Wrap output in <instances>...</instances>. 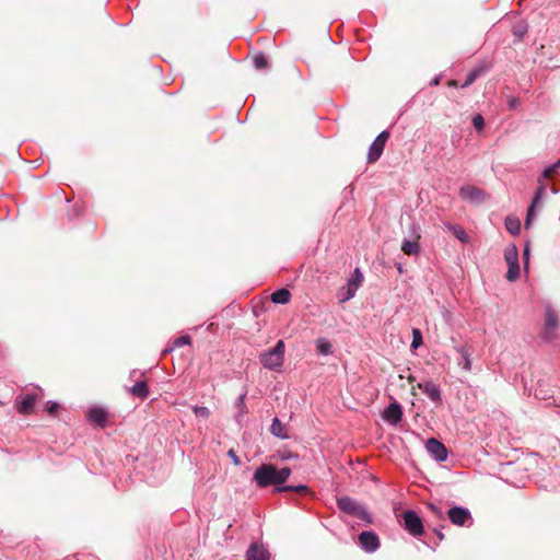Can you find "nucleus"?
I'll return each instance as SVG.
<instances>
[{
  "instance_id": "nucleus-1",
  "label": "nucleus",
  "mask_w": 560,
  "mask_h": 560,
  "mask_svg": "<svg viewBox=\"0 0 560 560\" xmlns=\"http://www.w3.org/2000/svg\"><path fill=\"white\" fill-rule=\"evenodd\" d=\"M291 475L289 467L278 469L275 465L262 464L254 472L253 480L259 488L269 486H280L285 482Z\"/></svg>"
},
{
  "instance_id": "nucleus-2",
  "label": "nucleus",
  "mask_w": 560,
  "mask_h": 560,
  "mask_svg": "<svg viewBox=\"0 0 560 560\" xmlns=\"http://www.w3.org/2000/svg\"><path fill=\"white\" fill-rule=\"evenodd\" d=\"M544 315L541 337L545 341L552 342L559 337L558 330L560 328V316L551 305L545 306Z\"/></svg>"
},
{
  "instance_id": "nucleus-3",
  "label": "nucleus",
  "mask_w": 560,
  "mask_h": 560,
  "mask_svg": "<svg viewBox=\"0 0 560 560\" xmlns=\"http://www.w3.org/2000/svg\"><path fill=\"white\" fill-rule=\"evenodd\" d=\"M284 350L283 340H279L272 349L260 354V363L268 370L279 369L284 360Z\"/></svg>"
},
{
  "instance_id": "nucleus-4",
  "label": "nucleus",
  "mask_w": 560,
  "mask_h": 560,
  "mask_svg": "<svg viewBox=\"0 0 560 560\" xmlns=\"http://www.w3.org/2000/svg\"><path fill=\"white\" fill-rule=\"evenodd\" d=\"M405 529L412 536H421L423 534V524L420 516L412 510H408L401 515Z\"/></svg>"
},
{
  "instance_id": "nucleus-5",
  "label": "nucleus",
  "mask_w": 560,
  "mask_h": 560,
  "mask_svg": "<svg viewBox=\"0 0 560 560\" xmlns=\"http://www.w3.org/2000/svg\"><path fill=\"white\" fill-rule=\"evenodd\" d=\"M337 503H338V508L342 512L351 514V515H355L362 520L368 518V512L355 500H353L349 497H342V498L338 499Z\"/></svg>"
},
{
  "instance_id": "nucleus-6",
  "label": "nucleus",
  "mask_w": 560,
  "mask_h": 560,
  "mask_svg": "<svg viewBox=\"0 0 560 560\" xmlns=\"http://www.w3.org/2000/svg\"><path fill=\"white\" fill-rule=\"evenodd\" d=\"M388 138H389V132L387 130L382 131L375 138V140L372 142V144L370 145V149H369V154H368L369 163H374L381 158Z\"/></svg>"
},
{
  "instance_id": "nucleus-7",
  "label": "nucleus",
  "mask_w": 560,
  "mask_h": 560,
  "mask_svg": "<svg viewBox=\"0 0 560 560\" xmlns=\"http://www.w3.org/2000/svg\"><path fill=\"white\" fill-rule=\"evenodd\" d=\"M425 450L436 462H444L447 458V450L439 440L431 438L425 443Z\"/></svg>"
},
{
  "instance_id": "nucleus-8",
  "label": "nucleus",
  "mask_w": 560,
  "mask_h": 560,
  "mask_svg": "<svg viewBox=\"0 0 560 560\" xmlns=\"http://www.w3.org/2000/svg\"><path fill=\"white\" fill-rule=\"evenodd\" d=\"M538 183H539V186L535 192V196L532 200V203L527 210V217H526V221H525V228L527 229L534 217H535V209L537 207V205L539 203V201L542 199V197L546 195L547 192V186L544 182H541V178L538 179Z\"/></svg>"
},
{
  "instance_id": "nucleus-9",
  "label": "nucleus",
  "mask_w": 560,
  "mask_h": 560,
  "mask_svg": "<svg viewBox=\"0 0 560 560\" xmlns=\"http://www.w3.org/2000/svg\"><path fill=\"white\" fill-rule=\"evenodd\" d=\"M450 521L457 526H464L471 521V515L468 509L462 506H454L448 510Z\"/></svg>"
},
{
  "instance_id": "nucleus-10",
  "label": "nucleus",
  "mask_w": 560,
  "mask_h": 560,
  "mask_svg": "<svg viewBox=\"0 0 560 560\" xmlns=\"http://www.w3.org/2000/svg\"><path fill=\"white\" fill-rule=\"evenodd\" d=\"M459 195L463 199L476 203L482 202L486 197L485 192L481 189L472 185L463 186L459 189Z\"/></svg>"
},
{
  "instance_id": "nucleus-11",
  "label": "nucleus",
  "mask_w": 560,
  "mask_h": 560,
  "mask_svg": "<svg viewBox=\"0 0 560 560\" xmlns=\"http://www.w3.org/2000/svg\"><path fill=\"white\" fill-rule=\"evenodd\" d=\"M417 387L422 390L433 402L441 404V389L439 385L434 384L431 381H425L417 384Z\"/></svg>"
},
{
  "instance_id": "nucleus-12",
  "label": "nucleus",
  "mask_w": 560,
  "mask_h": 560,
  "mask_svg": "<svg viewBox=\"0 0 560 560\" xmlns=\"http://www.w3.org/2000/svg\"><path fill=\"white\" fill-rule=\"evenodd\" d=\"M359 542L368 552H374L380 547L378 537L372 532H362L359 535Z\"/></svg>"
},
{
  "instance_id": "nucleus-13",
  "label": "nucleus",
  "mask_w": 560,
  "mask_h": 560,
  "mask_svg": "<svg viewBox=\"0 0 560 560\" xmlns=\"http://www.w3.org/2000/svg\"><path fill=\"white\" fill-rule=\"evenodd\" d=\"M383 418L388 423L396 425L401 421L402 418V409L398 402H392L383 413Z\"/></svg>"
},
{
  "instance_id": "nucleus-14",
  "label": "nucleus",
  "mask_w": 560,
  "mask_h": 560,
  "mask_svg": "<svg viewBox=\"0 0 560 560\" xmlns=\"http://www.w3.org/2000/svg\"><path fill=\"white\" fill-rule=\"evenodd\" d=\"M107 417H108L107 410L102 407H98V406L90 408V410L88 412L89 421L101 427V428L106 427Z\"/></svg>"
},
{
  "instance_id": "nucleus-15",
  "label": "nucleus",
  "mask_w": 560,
  "mask_h": 560,
  "mask_svg": "<svg viewBox=\"0 0 560 560\" xmlns=\"http://www.w3.org/2000/svg\"><path fill=\"white\" fill-rule=\"evenodd\" d=\"M37 396L34 394H26L25 396L18 397L16 407L18 411L22 415H30L33 410Z\"/></svg>"
},
{
  "instance_id": "nucleus-16",
  "label": "nucleus",
  "mask_w": 560,
  "mask_h": 560,
  "mask_svg": "<svg viewBox=\"0 0 560 560\" xmlns=\"http://www.w3.org/2000/svg\"><path fill=\"white\" fill-rule=\"evenodd\" d=\"M246 560H270V557L267 549L254 542L246 552Z\"/></svg>"
},
{
  "instance_id": "nucleus-17",
  "label": "nucleus",
  "mask_w": 560,
  "mask_h": 560,
  "mask_svg": "<svg viewBox=\"0 0 560 560\" xmlns=\"http://www.w3.org/2000/svg\"><path fill=\"white\" fill-rule=\"evenodd\" d=\"M456 351L460 354L462 361L458 363L459 366H462L465 371L471 370V360L470 355L472 353V350L468 346H460L456 348Z\"/></svg>"
},
{
  "instance_id": "nucleus-18",
  "label": "nucleus",
  "mask_w": 560,
  "mask_h": 560,
  "mask_svg": "<svg viewBox=\"0 0 560 560\" xmlns=\"http://www.w3.org/2000/svg\"><path fill=\"white\" fill-rule=\"evenodd\" d=\"M357 289L354 287H352L351 284H349L348 282L341 287L337 293V296H338V300L340 303H345L349 300H351L352 298H354L355 293H357Z\"/></svg>"
},
{
  "instance_id": "nucleus-19",
  "label": "nucleus",
  "mask_w": 560,
  "mask_h": 560,
  "mask_svg": "<svg viewBox=\"0 0 560 560\" xmlns=\"http://www.w3.org/2000/svg\"><path fill=\"white\" fill-rule=\"evenodd\" d=\"M401 250L408 256H416L420 252L419 243L410 240H405L401 244Z\"/></svg>"
},
{
  "instance_id": "nucleus-20",
  "label": "nucleus",
  "mask_w": 560,
  "mask_h": 560,
  "mask_svg": "<svg viewBox=\"0 0 560 560\" xmlns=\"http://www.w3.org/2000/svg\"><path fill=\"white\" fill-rule=\"evenodd\" d=\"M270 430L275 436H278L280 439H288L287 429L278 418H275L272 420Z\"/></svg>"
},
{
  "instance_id": "nucleus-21",
  "label": "nucleus",
  "mask_w": 560,
  "mask_h": 560,
  "mask_svg": "<svg viewBox=\"0 0 560 560\" xmlns=\"http://www.w3.org/2000/svg\"><path fill=\"white\" fill-rule=\"evenodd\" d=\"M290 298L291 293L287 289H279L271 294V301L277 304H287Z\"/></svg>"
},
{
  "instance_id": "nucleus-22",
  "label": "nucleus",
  "mask_w": 560,
  "mask_h": 560,
  "mask_svg": "<svg viewBox=\"0 0 560 560\" xmlns=\"http://www.w3.org/2000/svg\"><path fill=\"white\" fill-rule=\"evenodd\" d=\"M129 390L133 396L140 398H145L149 395V388L144 381L137 382Z\"/></svg>"
},
{
  "instance_id": "nucleus-23",
  "label": "nucleus",
  "mask_w": 560,
  "mask_h": 560,
  "mask_svg": "<svg viewBox=\"0 0 560 560\" xmlns=\"http://www.w3.org/2000/svg\"><path fill=\"white\" fill-rule=\"evenodd\" d=\"M316 349L318 353L323 355L332 354V345L326 338H319L316 340Z\"/></svg>"
},
{
  "instance_id": "nucleus-24",
  "label": "nucleus",
  "mask_w": 560,
  "mask_h": 560,
  "mask_svg": "<svg viewBox=\"0 0 560 560\" xmlns=\"http://www.w3.org/2000/svg\"><path fill=\"white\" fill-rule=\"evenodd\" d=\"M505 228L506 230L513 234L516 235L521 231V223L518 219L515 218H506L505 219Z\"/></svg>"
},
{
  "instance_id": "nucleus-25",
  "label": "nucleus",
  "mask_w": 560,
  "mask_h": 560,
  "mask_svg": "<svg viewBox=\"0 0 560 560\" xmlns=\"http://www.w3.org/2000/svg\"><path fill=\"white\" fill-rule=\"evenodd\" d=\"M504 257L508 265L518 264V254L515 246L508 247L504 252Z\"/></svg>"
},
{
  "instance_id": "nucleus-26",
  "label": "nucleus",
  "mask_w": 560,
  "mask_h": 560,
  "mask_svg": "<svg viewBox=\"0 0 560 560\" xmlns=\"http://www.w3.org/2000/svg\"><path fill=\"white\" fill-rule=\"evenodd\" d=\"M349 284L354 287L357 290L361 287L363 282V275L359 268H355L350 279L347 281Z\"/></svg>"
},
{
  "instance_id": "nucleus-27",
  "label": "nucleus",
  "mask_w": 560,
  "mask_h": 560,
  "mask_svg": "<svg viewBox=\"0 0 560 560\" xmlns=\"http://www.w3.org/2000/svg\"><path fill=\"white\" fill-rule=\"evenodd\" d=\"M284 491H294V492H299V493H305V492H307V487L304 485H299V486H282V487H277L275 489V492H284Z\"/></svg>"
},
{
  "instance_id": "nucleus-28",
  "label": "nucleus",
  "mask_w": 560,
  "mask_h": 560,
  "mask_svg": "<svg viewBox=\"0 0 560 560\" xmlns=\"http://www.w3.org/2000/svg\"><path fill=\"white\" fill-rule=\"evenodd\" d=\"M485 72V69L483 68H476L474 70H471L468 74H467V78L463 84V86H468L470 85L481 73Z\"/></svg>"
},
{
  "instance_id": "nucleus-29",
  "label": "nucleus",
  "mask_w": 560,
  "mask_h": 560,
  "mask_svg": "<svg viewBox=\"0 0 560 560\" xmlns=\"http://www.w3.org/2000/svg\"><path fill=\"white\" fill-rule=\"evenodd\" d=\"M520 275V265H509V269L506 272V279L509 281H515L518 278Z\"/></svg>"
},
{
  "instance_id": "nucleus-30",
  "label": "nucleus",
  "mask_w": 560,
  "mask_h": 560,
  "mask_svg": "<svg viewBox=\"0 0 560 560\" xmlns=\"http://www.w3.org/2000/svg\"><path fill=\"white\" fill-rule=\"evenodd\" d=\"M422 345V334L418 328L412 330L411 348L417 349Z\"/></svg>"
},
{
  "instance_id": "nucleus-31",
  "label": "nucleus",
  "mask_w": 560,
  "mask_h": 560,
  "mask_svg": "<svg viewBox=\"0 0 560 560\" xmlns=\"http://www.w3.org/2000/svg\"><path fill=\"white\" fill-rule=\"evenodd\" d=\"M559 167H560V159L558 160V162L556 164L547 167L542 172L541 176L539 177V178H541V182H544L547 178H550L553 175V173L556 172V170L559 168Z\"/></svg>"
},
{
  "instance_id": "nucleus-32",
  "label": "nucleus",
  "mask_w": 560,
  "mask_h": 560,
  "mask_svg": "<svg viewBox=\"0 0 560 560\" xmlns=\"http://www.w3.org/2000/svg\"><path fill=\"white\" fill-rule=\"evenodd\" d=\"M451 230L458 240H460L462 242H467L468 236L463 228L454 225L451 228Z\"/></svg>"
},
{
  "instance_id": "nucleus-33",
  "label": "nucleus",
  "mask_w": 560,
  "mask_h": 560,
  "mask_svg": "<svg viewBox=\"0 0 560 560\" xmlns=\"http://www.w3.org/2000/svg\"><path fill=\"white\" fill-rule=\"evenodd\" d=\"M472 125L476 128L477 131H482L485 127V119L482 115L477 114L472 118Z\"/></svg>"
},
{
  "instance_id": "nucleus-34",
  "label": "nucleus",
  "mask_w": 560,
  "mask_h": 560,
  "mask_svg": "<svg viewBox=\"0 0 560 560\" xmlns=\"http://www.w3.org/2000/svg\"><path fill=\"white\" fill-rule=\"evenodd\" d=\"M254 66L256 69H264L267 67V59L264 55H258L254 58Z\"/></svg>"
},
{
  "instance_id": "nucleus-35",
  "label": "nucleus",
  "mask_w": 560,
  "mask_h": 560,
  "mask_svg": "<svg viewBox=\"0 0 560 560\" xmlns=\"http://www.w3.org/2000/svg\"><path fill=\"white\" fill-rule=\"evenodd\" d=\"M58 409H59V405L57 402H55V401H47L46 405H45V410L49 415H56Z\"/></svg>"
},
{
  "instance_id": "nucleus-36",
  "label": "nucleus",
  "mask_w": 560,
  "mask_h": 560,
  "mask_svg": "<svg viewBox=\"0 0 560 560\" xmlns=\"http://www.w3.org/2000/svg\"><path fill=\"white\" fill-rule=\"evenodd\" d=\"M194 412L196 416L202 417V418H208L210 415V411L207 407H199V406L194 407Z\"/></svg>"
},
{
  "instance_id": "nucleus-37",
  "label": "nucleus",
  "mask_w": 560,
  "mask_h": 560,
  "mask_svg": "<svg viewBox=\"0 0 560 560\" xmlns=\"http://www.w3.org/2000/svg\"><path fill=\"white\" fill-rule=\"evenodd\" d=\"M245 398H246V393L240 395L236 399V406L238 408H242V415H246V412H247L246 405H245Z\"/></svg>"
},
{
  "instance_id": "nucleus-38",
  "label": "nucleus",
  "mask_w": 560,
  "mask_h": 560,
  "mask_svg": "<svg viewBox=\"0 0 560 560\" xmlns=\"http://www.w3.org/2000/svg\"><path fill=\"white\" fill-rule=\"evenodd\" d=\"M190 343V337L189 336H180L174 340V347H183L185 345Z\"/></svg>"
},
{
  "instance_id": "nucleus-39",
  "label": "nucleus",
  "mask_w": 560,
  "mask_h": 560,
  "mask_svg": "<svg viewBox=\"0 0 560 560\" xmlns=\"http://www.w3.org/2000/svg\"><path fill=\"white\" fill-rule=\"evenodd\" d=\"M427 508L432 512L433 515H435L438 518H442L443 517V512L442 510L436 506L435 504L433 503H428Z\"/></svg>"
},
{
  "instance_id": "nucleus-40",
  "label": "nucleus",
  "mask_w": 560,
  "mask_h": 560,
  "mask_svg": "<svg viewBox=\"0 0 560 560\" xmlns=\"http://www.w3.org/2000/svg\"><path fill=\"white\" fill-rule=\"evenodd\" d=\"M517 104H518V100H517V98H514V97H513V98L509 100V107H510L511 109L516 108Z\"/></svg>"
},
{
  "instance_id": "nucleus-41",
  "label": "nucleus",
  "mask_w": 560,
  "mask_h": 560,
  "mask_svg": "<svg viewBox=\"0 0 560 560\" xmlns=\"http://www.w3.org/2000/svg\"><path fill=\"white\" fill-rule=\"evenodd\" d=\"M229 455L233 458V462L238 465L240 464V459L238 457L235 455L234 451L233 450H230L229 451Z\"/></svg>"
},
{
  "instance_id": "nucleus-42",
  "label": "nucleus",
  "mask_w": 560,
  "mask_h": 560,
  "mask_svg": "<svg viewBox=\"0 0 560 560\" xmlns=\"http://www.w3.org/2000/svg\"><path fill=\"white\" fill-rule=\"evenodd\" d=\"M245 415H242V408H240V411L236 415V421L237 422H241V419L244 417Z\"/></svg>"
},
{
  "instance_id": "nucleus-43",
  "label": "nucleus",
  "mask_w": 560,
  "mask_h": 560,
  "mask_svg": "<svg viewBox=\"0 0 560 560\" xmlns=\"http://www.w3.org/2000/svg\"><path fill=\"white\" fill-rule=\"evenodd\" d=\"M514 34L521 37L524 34V31L515 28Z\"/></svg>"
},
{
  "instance_id": "nucleus-44",
  "label": "nucleus",
  "mask_w": 560,
  "mask_h": 560,
  "mask_svg": "<svg viewBox=\"0 0 560 560\" xmlns=\"http://www.w3.org/2000/svg\"><path fill=\"white\" fill-rule=\"evenodd\" d=\"M435 533H436V535H438L440 540H442L444 538V535L442 534V532L435 530Z\"/></svg>"
}]
</instances>
